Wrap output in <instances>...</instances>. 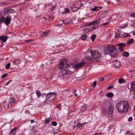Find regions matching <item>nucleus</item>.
<instances>
[{"mask_svg": "<svg viewBox=\"0 0 135 135\" xmlns=\"http://www.w3.org/2000/svg\"><path fill=\"white\" fill-rule=\"evenodd\" d=\"M50 31L49 30H47L41 33V36L42 37L45 36L49 35L50 34Z\"/></svg>", "mask_w": 135, "mask_h": 135, "instance_id": "nucleus-13", "label": "nucleus"}, {"mask_svg": "<svg viewBox=\"0 0 135 135\" xmlns=\"http://www.w3.org/2000/svg\"><path fill=\"white\" fill-rule=\"evenodd\" d=\"M131 88L133 91H135V81H133L131 83Z\"/></svg>", "mask_w": 135, "mask_h": 135, "instance_id": "nucleus-20", "label": "nucleus"}, {"mask_svg": "<svg viewBox=\"0 0 135 135\" xmlns=\"http://www.w3.org/2000/svg\"><path fill=\"white\" fill-rule=\"evenodd\" d=\"M106 96L107 97L109 98H112L114 96V94L111 92H110L107 93L106 94Z\"/></svg>", "mask_w": 135, "mask_h": 135, "instance_id": "nucleus-22", "label": "nucleus"}, {"mask_svg": "<svg viewBox=\"0 0 135 135\" xmlns=\"http://www.w3.org/2000/svg\"><path fill=\"white\" fill-rule=\"evenodd\" d=\"M133 42V40L132 39H130L127 41V43L128 44L131 43Z\"/></svg>", "mask_w": 135, "mask_h": 135, "instance_id": "nucleus-37", "label": "nucleus"}, {"mask_svg": "<svg viewBox=\"0 0 135 135\" xmlns=\"http://www.w3.org/2000/svg\"><path fill=\"white\" fill-rule=\"evenodd\" d=\"M79 8L80 7H74L72 8V9L73 11L74 12H76L77 11Z\"/></svg>", "mask_w": 135, "mask_h": 135, "instance_id": "nucleus-24", "label": "nucleus"}, {"mask_svg": "<svg viewBox=\"0 0 135 135\" xmlns=\"http://www.w3.org/2000/svg\"><path fill=\"white\" fill-rule=\"evenodd\" d=\"M81 124L79 122L78 123V124L76 125V126L78 127H79L80 126H81Z\"/></svg>", "mask_w": 135, "mask_h": 135, "instance_id": "nucleus-49", "label": "nucleus"}, {"mask_svg": "<svg viewBox=\"0 0 135 135\" xmlns=\"http://www.w3.org/2000/svg\"><path fill=\"white\" fill-rule=\"evenodd\" d=\"M119 33H118V34H117V35H115V38H117V39H119V38H120L119 37Z\"/></svg>", "mask_w": 135, "mask_h": 135, "instance_id": "nucleus-47", "label": "nucleus"}, {"mask_svg": "<svg viewBox=\"0 0 135 135\" xmlns=\"http://www.w3.org/2000/svg\"><path fill=\"white\" fill-rule=\"evenodd\" d=\"M102 112L104 114H105L107 111L106 109L105 108H102Z\"/></svg>", "mask_w": 135, "mask_h": 135, "instance_id": "nucleus-42", "label": "nucleus"}, {"mask_svg": "<svg viewBox=\"0 0 135 135\" xmlns=\"http://www.w3.org/2000/svg\"><path fill=\"white\" fill-rule=\"evenodd\" d=\"M99 8H102V7L97 6H95L94 7L91 9L90 10L92 11H98Z\"/></svg>", "mask_w": 135, "mask_h": 135, "instance_id": "nucleus-17", "label": "nucleus"}, {"mask_svg": "<svg viewBox=\"0 0 135 135\" xmlns=\"http://www.w3.org/2000/svg\"><path fill=\"white\" fill-rule=\"evenodd\" d=\"M9 102L8 100L5 101L3 103V105L4 108H8L9 104Z\"/></svg>", "mask_w": 135, "mask_h": 135, "instance_id": "nucleus-12", "label": "nucleus"}, {"mask_svg": "<svg viewBox=\"0 0 135 135\" xmlns=\"http://www.w3.org/2000/svg\"><path fill=\"white\" fill-rule=\"evenodd\" d=\"M5 19L2 16L0 17V22L2 23H4L5 21Z\"/></svg>", "mask_w": 135, "mask_h": 135, "instance_id": "nucleus-29", "label": "nucleus"}, {"mask_svg": "<svg viewBox=\"0 0 135 135\" xmlns=\"http://www.w3.org/2000/svg\"><path fill=\"white\" fill-rule=\"evenodd\" d=\"M70 12V10L68 8H65L64 11L62 12V13L63 14H68Z\"/></svg>", "mask_w": 135, "mask_h": 135, "instance_id": "nucleus-21", "label": "nucleus"}, {"mask_svg": "<svg viewBox=\"0 0 135 135\" xmlns=\"http://www.w3.org/2000/svg\"><path fill=\"white\" fill-rule=\"evenodd\" d=\"M57 95L56 93L55 92H50L48 93L46 96L44 103L49 104L52 102L56 99Z\"/></svg>", "mask_w": 135, "mask_h": 135, "instance_id": "nucleus-3", "label": "nucleus"}, {"mask_svg": "<svg viewBox=\"0 0 135 135\" xmlns=\"http://www.w3.org/2000/svg\"><path fill=\"white\" fill-rule=\"evenodd\" d=\"M84 5V4L82 3H81L80 4V7H82Z\"/></svg>", "mask_w": 135, "mask_h": 135, "instance_id": "nucleus-57", "label": "nucleus"}, {"mask_svg": "<svg viewBox=\"0 0 135 135\" xmlns=\"http://www.w3.org/2000/svg\"><path fill=\"white\" fill-rule=\"evenodd\" d=\"M72 90V89H71L70 88H68L62 91V93L64 94H66L71 92Z\"/></svg>", "mask_w": 135, "mask_h": 135, "instance_id": "nucleus-15", "label": "nucleus"}, {"mask_svg": "<svg viewBox=\"0 0 135 135\" xmlns=\"http://www.w3.org/2000/svg\"><path fill=\"white\" fill-rule=\"evenodd\" d=\"M105 15L104 14L102 13L100 15V17L101 18H104L105 17Z\"/></svg>", "mask_w": 135, "mask_h": 135, "instance_id": "nucleus-40", "label": "nucleus"}, {"mask_svg": "<svg viewBox=\"0 0 135 135\" xmlns=\"http://www.w3.org/2000/svg\"><path fill=\"white\" fill-rule=\"evenodd\" d=\"M119 35V37H120L124 38L127 37L128 35L127 33H125L124 32H120Z\"/></svg>", "mask_w": 135, "mask_h": 135, "instance_id": "nucleus-14", "label": "nucleus"}, {"mask_svg": "<svg viewBox=\"0 0 135 135\" xmlns=\"http://www.w3.org/2000/svg\"><path fill=\"white\" fill-rule=\"evenodd\" d=\"M8 37L6 36H0V39L3 42H5L8 38Z\"/></svg>", "mask_w": 135, "mask_h": 135, "instance_id": "nucleus-18", "label": "nucleus"}, {"mask_svg": "<svg viewBox=\"0 0 135 135\" xmlns=\"http://www.w3.org/2000/svg\"><path fill=\"white\" fill-rule=\"evenodd\" d=\"M68 66L69 65L67 64L65 60H63L60 62L58 67L60 69H62L65 68H67Z\"/></svg>", "mask_w": 135, "mask_h": 135, "instance_id": "nucleus-5", "label": "nucleus"}, {"mask_svg": "<svg viewBox=\"0 0 135 135\" xmlns=\"http://www.w3.org/2000/svg\"><path fill=\"white\" fill-rule=\"evenodd\" d=\"M126 27V25H122V26H120V27L121 28H124Z\"/></svg>", "mask_w": 135, "mask_h": 135, "instance_id": "nucleus-56", "label": "nucleus"}, {"mask_svg": "<svg viewBox=\"0 0 135 135\" xmlns=\"http://www.w3.org/2000/svg\"><path fill=\"white\" fill-rule=\"evenodd\" d=\"M7 75V74H5L4 75H3L2 76V78H4L5 76H6Z\"/></svg>", "mask_w": 135, "mask_h": 135, "instance_id": "nucleus-53", "label": "nucleus"}, {"mask_svg": "<svg viewBox=\"0 0 135 135\" xmlns=\"http://www.w3.org/2000/svg\"><path fill=\"white\" fill-rule=\"evenodd\" d=\"M62 73L63 75H65L71 74V72L68 70L66 69L62 70Z\"/></svg>", "mask_w": 135, "mask_h": 135, "instance_id": "nucleus-11", "label": "nucleus"}, {"mask_svg": "<svg viewBox=\"0 0 135 135\" xmlns=\"http://www.w3.org/2000/svg\"><path fill=\"white\" fill-rule=\"evenodd\" d=\"M114 108L113 106L110 105L108 109V112H113Z\"/></svg>", "mask_w": 135, "mask_h": 135, "instance_id": "nucleus-27", "label": "nucleus"}, {"mask_svg": "<svg viewBox=\"0 0 135 135\" xmlns=\"http://www.w3.org/2000/svg\"><path fill=\"white\" fill-rule=\"evenodd\" d=\"M110 23V22H109V21L107 22H106L102 24V26H106L107 25L109 24Z\"/></svg>", "mask_w": 135, "mask_h": 135, "instance_id": "nucleus-45", "label": "nucleus"}, {"mask_svg": "<svg viewBox=\"0 0 135 135\" xmlns=\"http://www.w3.org/2000/svg\"><path fill=\"white\" fill-rule=\"evenodd\" d=\"M11 21V20L10 18L8 17H7L5 20L4 21L5 22V24L7 26H8L10 23Z\"/></svg>", "mask_w": 135, "mask_h": 135, "instance_id": "nucleus-19", "label": "nucleus"}, {"mask_svg": "<svg viewBox=\"0 0 135 135\" xmlns=\"http://www.w3.org/2000/svg\"><path fill=\"white\" fill-rule=\"evenodd\" d=\"M8 100L9 102V103L11 106V105L12 104H13L15 103H16V100L13 98H10V99H9Z\"/></svg>", "mask_w": 135, "mask_h": 135, "instance_id": "nucleus-16", "label": "nucleus"}, {"mask_svg": "<svg viewBox=\"0 0 135 135\" xmlns=\"http://www.w3.org/2000/svg\"><path fill=\"white\" fill-rule=\"evenodd\" d=\"M133 35H135V30L134 31V32L133 33Z\"/></svg>", "mask_w": 135, "mask_h": 135, "instance_id": "nucleus-64", "label": "nucleus"}, {"mask_svg": "<svg viewBox=\"0 0 135 135\" xmlns=\"http://www.w3.org/2000/svg\"><path fill=\"white\" fill-rule=\"evenodd\" d=\"M63 22L65 24H67L72 23V21L70 18H66L63 21Z\"/></svg>", "mask_w": 135, "mask_h": 135, "instance_id": "nucleus-9", "label": "nucleus"}, {"mask_svg": "<svg viewBox=\"0 0 135 135\" xmlns=\"http://www.w3.org/2000/svg\"><path fill=\"white\" fill-rule=\"evenodd\" d=\"M129 16L133 17H135V13H130L129 14Z\"/></svg>", "mask_w": 135, "mask_h": 135, "instance_id": "nucleus-38", "label": "nucleus"}, {"mask_svg": "<svg viewBox=\"0 0 135 135\" xmlns=\"http://www.w3.org/2000/svg\"><path fill=\"white\" fill-rule=\"evenodd\" d=\"M52 125L54 126H56L57 124V123L55 121H53L52 123Z\"/></svg>", "mask_w": 135, "mask_h": 135, "instance_id": "nucleus-39", "label": "nucleus"}, {"mask_svg": "<svg viewBox=\"0 0 135 135\" xmlns=\"http://www.w3.org/2000/svg\"><path fill=\"white\" fill-rule=\"evenodd\" d=\"M113 112H108V115L109 117H112L113 115Z\"/></svg>", "mask_w": 135, "mask_h": 135, "instance_id": "nucleus-36", "label": "nucleus"}, {"mask_svg": "<svg viewBox=\"0 0 135 135\" xmlns=\"http://www.w3.org/2000/svg\"><path fill=\"white\" fill-rule=\"evenodd\" d=\"M24 133L23 132H22L21 133V135H24Z\"/></svg>", "mask_w": 135, "mask_h": 135, "instance_id": "nucleus-63", "label": "nucleus"}, {"mask_svg": "<svg viewBox=\"0 0 135 135\" xmlns=\"http://www.w3.org/2000/svg\"><path fill=\"white\" fill-rule=\"evenodd\" d=\"M132 120V118L131 117H130L128 119V121H131Z\"/></svg>", "mask_w": 135, "mask_h": 135, "instance_id": "nucleus-54", "label": "nucleus"}, {"mask_svg": "<svg viewBox=\"0 0 135 135\" xmlns=\"http://www.w3.org/2000/svg\"><path fill=\"white\" fill-rule=\"evenodd\" d=\"M90 31V30L88 28H86L84 30V32L86 33Z\"/></svg>", "mask_w": 135, "mask_h": 135, "instance_id": "nucleus-46", "label": "nucleus"}, {"mask_svg": "<svg viewBox=\"0 0 135 135\" xmlns=\"http://www.w3.org/2000/svg\"><path fill=\"white\" fill-rule=\"evenodd\" d=\"M32 41V40H26V42H30L31 41Z\"/></svg>", "mask_w": 135, "mask_h": 135, "instance_id": "nucleus-61", "label": "nucleus"}, {"mask_svg": "<svg viewBox=\"0 0 135 135\" xmlns=\"http://www.w3.org/2000/svg\"><path fill=\"white\" fill-rule=\"evenodd\" d=\"M99 26L98 25H96L95 26H94L93 27H92L91 28V31H93L95 30Z\"/></svg>", "mask_w": 135, "mask_h": 135, "instance_id": "nucleus-33", "label": "nucleus"}, {"mask_svg": "<svg viewBox=\"0 0 135 135\" xmlns=\"http://www.w3.org/2000/svg\"><path fill=\"white\" fill-rule=\"evenodd\" d=\"M81 37L83 40H85L87 38V37L86 34H84L83 35H82Z\"/></svg>", "mask_w": 135, "mask_h": 135, "instance_id": "nucleus-31", "label": "nucleus"}, {"mask_svg": "<svg viewBox=\"0 0 135 135\" xmlns=\"http://www.w3.org/2000/svg\"><path fill=\"white\" fill-rule=\"evenodd\" d=\"M97 81H95L92 84L91 86L93 87H94L96 86Z\"/></svg>", "mask_w": 135, "mask_h": 135, "instance_id": "nucleus-43", "label": "nucleus"}, {"mask_svg": "<svg viewBox=\"0 0 135 135\" xmlns=\"http://www.w3.org/2000/svg\"><path fill=\"white\" fill-rule=\"evenodd\" d=\"M36 93L37 97L38 98H40L41 95V93L40 91L39 90H37L36 91Z\"/></svg>", "mask_w": 135, "mask_h": 135, "instance_id": "nucleus-23", "label": "nucleus"}, {"mask_svg": "<svg viewBox=\"0 0 135 135\" xmlns=\"http://www.w3.org/2000/svg\"><path fill=\"white\" fill-rule=\"evenodd\" d=\"M86 106L84 105L83 107H82L81 108V110L83 112H84L86 108Z\"/></svg>", "mask_w": 135, "mask_h": 135, "instance_id": "nucleus-34", "label": "nucleus"}, {"mask_svg": "<svg viewBox=\"0 0 135 135\" xmlns=\"http://www.w3.org/2000/svg\"><path fill=\"white\" fill-rule=\"evenodd\" d=\"M10 63H9L7 64L6 67H5V68L6 69H8L10 66Z\"/></svg>", "mask_w": 135, "mask_h": 135, "instance_id": "nucleus-41", "label": "nucleus"}, {"mask_svg": "<svg viewBox=\"0 0 135 135\" xmlns=\"http://www.w3.org/2000/svg\"><path fill=\"white\" fill-rule=\"evenodd\" d=\"M50 119L49 118H47L45 119V124L49 123L50 122Z\"/></svg>", "mask_w": 135, "mask_h": 135, "instance_id": "nucleus-32", "label": "nucleus"}, {"mask_svg": "<svg viewBox=\"0 0 135 135\" xmlns=\"http://www.w3.org/2000/svg\"><path fill=\"white\" fill-rule=\"evenodd\" d=\"M126 135H132V134L130 133L129 131H128L126 133Z\"/></svg>", "mask_w": 135, "mask_h": 135, "instance_id": "nucleus-51", "label": "nucleus"}, {"mask_svg": "<svg viewBox=\"0 0 135 135\" xmlns=\"http://www.w3.org/2000/svg\"><path fill=\"white\" fill-rule=\"evenodd\" d=\"M34 122V121L33 120H31V123H32Z\"/></svg>", "mask_w": 135, "mask_h": 135, "instance_id": "nucleus-59", "label": "nucleus"}, {"mask_svg": "<svg viewBox=\"0 0 135 135\" xmlns=\"http://www.w3.org/2000/svg\"><path fill=\"white\" fill-rule=\"evenodd\" d=\"M104 80V78L103 77H101L100 78L99 81H100L102 82Z\"/></svg>", "mask_w": 135, "mask_h": 135, "instance_id": "nucleus-48", "label": "nucleus"}, {"mask_svg": "<svg viewBox=\"0 0 135 135\" xmlns=\"http://www.w3.org/2000/svg\"><path fill=\"white\" fill-rule=\"evenodd\" d=\"M7 12L9 13H12L15 12V10L12 9H9L7 10Z\"/></svg>", "mask_w": 135, "mask_h": 135, "instance_id": "nucleus-28", "label": "nucleus"}, {"mask_svg": "<svg viewBox=\"0 0 135 135\" xmlns=\"http://www.w3.org/2000/svg\"><path fill=\"white\" fill-rule=\"evenodd\" d=\"M126 44L125 43H119L118 44V47L119 50L122 52L124 50V47L126 45Z\"/></svg>", "mask_w": 135, "mask_h": 135, "instance_id": "nucleus-8", "label": "nucleus"}, {"mask_svg": "<svg viewBox=\"0 0 135 135\" xmlns=\"http://www.w3.org/2000/svg\"><path fill=\"white\" fill-rule=\"evenodd\" d=\"M113 86H109L108 88V89H109L110 88H113Z\"/></svg>", "mask_w": 135, "mask_h": 135, "instance_id": "nucleus-55", "label": "nucleus"}, {"mask_svg": "<svg viewBox=\"0 0 135 135\" xmlns=\"http://www.w3.org/2000/svg\"><path fill=\"white\" fill-rule=\"evenodd\" d=\"M90 52L92 56L94 59L99 58L101 57L100 53L97 50H91Z\"/></svg>", "mask_w": 135, "mask_h": 135, "instance_id": "nucleus-4", "label": "nucleus"}, {"mask_svg": "<svg viewBox=\"0 0 135 135\" xmlns=\"http://www.w3.org/2000/svg\"><path fill=\"white\" fill-rule=\"evenodd\" d=\"M130 108V105L127 101H121L117 104L116 108L120 113L126 112Z\"/></svg>", "mask_w": 135, "mask_h": 135, "instance_id": "nucleus-1", "label": "nucleus"}, {"mask_svg": "<svg viewBox=\"0 0 135 135\" xmlns=\"http://www.w3.org/2000/svg\"><path fill=\"white\" fill-rule=\"evenodd\" d=\"M123 55L127 57L129 55V53L127 51H124L123 52Z\"/></svg>", "mask_w": 135, "mask_h": 135, "instance_id": "nucleus-35", "label": "nucleus"}, {"mask_svg": "<svg viewBox=\"0 0 135 135\" xmlns=\"http://www.w3.org/2000/svg\"><path fill=\"white\" fill-rule=\"evenodd\" d=\"M100 18H99L97 19L95 21H94L92 22H90V23L87 24V25L88 26H89L90 25H97L100 22Z\"/></svg>", "mask_w": 135, "mask_h": 135, "instance_id": "nucleus-7", "label": "nucleus"}, {"mask_svg": "<svg viewBox=\"0 0 135 135\" xmlns=\"http://www.w3.org/2000/svg\"><path fill=\"white\" fill-rule=\"evenodd\" d=\"M86 122H84V123H83L81 124V126H82L86 124Z\"/></svg>", "mask_w": 135, "mask_h": 135, "instance_id": "nucleus-60", "label": "nucleus"}, {"mask_svg": "<svg viewBox=\"0 0 135 135\" xmlns=\"http://www.w3.org/2000/svg\"><path fill=\"white\" fill-rule=\"evenodd\" d=\"M96 34H93L92 35L91 37V39L92 42H93L95 40V39L96 37Z\"/></svg>", "mask_w": 135, "mask_h": 135, "instance_id": "nucleus-26", "label": "nucleus"}, {"mask_svg": "<svg viewBox=\"0 0 135 135\" xmlns=\"http://www.w3.org/2000/svg\"><path fill=\"white\" fill-rule=\"evenodd\" d=\"M16 129H17V128L16 127L14 129H12L10 133H9V134H11V135H12V134H13V135H15V133L14 132V133H13V132H14V131Z\"/></svg>", "mask_w": 135, "mask_h": 135, "instance_id": "nucleus-30", "label": "nucleus"}, {"mask_svg": "<svg viewBox=\"0 0 135 135\" xmlns=\"http://www.w3.org/2000/svg\"><path fill=\"white\" fill-rule=\"evenodd\" d=\"M55 8V6H52L51 8V11H54V10Z\"/></svg>", "mask_w": 135, "mask_h": 135, "instance_id": "nucleus-52", "label": "nucleus"}, {"mask_svg": "<svg viewBox=\"0 0 135 135\" xmlns=\"http://www.w3.org/2000/svg\"><path fill=\"white\" fill-rule=\"evenodd\" d=\"M104 52L107 54H110V56L112 57L117 56L118 54V51L115 47L113 45H110L105 47Z\"/></svg>", "mask_w": 135, "mask_h": 135, "instance_id": "nucleus-2", "label": "nucleus"}, {"mask_svg": "<svg viewBox=\"0 0 135 135\" xmlns=\"http://www.w3.org/2000/svg\"><path fill=\"white\" fill-rule=\"evenodd\" d=\"M114 63V65L117 68H119L120 66V62L119 61L117 60H114L113 61Z\"/></svg>", "mask_w": 135, "mask_h": 135, "instance_id": "nucleus-10", "label": "nucleus"}, {"mask_svg": "<svg viewBox=\"0 0 135 135\" xmlns=\"http://www.w3.org/2000/svg\"><path fill=\"white\" fill-rule=\"evenodd\" d=\"M75 96L76 97H77V96H78V94L77 93H75Z\"/></svg>", "mask_w": 135, "mask_h": 135, "instance_id": "nucleus-62", "label": "nucleus"}, {"mask_svg": "<svg viewBox=\"0 0 135 135\" xmlns=\"http://www.w3.org/2000/svg\"><path fill=\"white\" fill-rule=\"evenodd\" d=\"M86 59L87 60H92V58L89 56H88L86 57Z\"/></svg>", "mask_w": 135, "mask_h": 135, "instance_id": "nucleus-50", "label": "nucleus"}, {"mask_svg": "<svg viewBox=\"0 0 135 135\" xmlns=\"http://www.w3.org/2000/svg\"><path fill=\"white\" fill-rule=\"evenodd\" d=\"M61 105L60 104L59 105H57L56 107V108H57L59 110L61 109Z\"/></svg>", "mask_w": 135, "mask_h": 135, "instance_id": "nucleus-44", "label": "nucleus"}, {"mask_svg": "<svg viewBox=\"0 0 135 135\" xmlns=\"http://www.w3.org/2000/svg\"><path fill=\"white\" fill-rule=\"evenodd\" d=\"M11 81V80H10V81H8L5 84V85H7L8 84V83H9Z\"/></svg>", "mask_w": 135, "mask_h": 135, "instance_id": "nucleus-58", "label": "nucleus"}, {"mask_svg": "<svg viewBox=\"0 0 135 135\" xmlns=\"http://www.w3.org/2000/svg\"><path fill=\"white\" fill-rule=\"evenodd\" d=\"M125 80L123 78H121L118 80V82L120 84H122L125 82Z\"/></svg>", "mask_w": 135, "mask_h": 135, "instance_id": "nucleus-25", "label": "nucleus"}, {"mask_svg": "<svg viewBox=\"0 0 135 135\" xmlns=\"http://www.w3.org/2000/svg\"><path fill=\"white\" fill-rule=\"evenodd\" d=\"M85 64V62L84 61H81L80 63H78V62H77L74 65L73 67L75 69H78L82 67Z\"/></svg>", "mask_w": 135, "mask_h": 135, "instance_id": "nucleus-6", "label": "nucleus"}]
</instances>
